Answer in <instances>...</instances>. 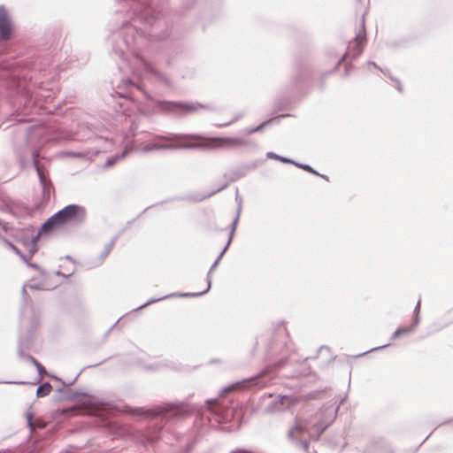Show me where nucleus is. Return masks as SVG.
Instances as JSON below:
<instances>
[{"instance_id": "f257e3e1", "label": "nucleus", "mask_w": 453, "mask_h": 453, "mask_svg": "<svg viewBox=\"0 0 453 453\" xmlns=\"http://www.w3.org/2000/svg\"><path fill=\"white\" fill-rule=\"evenodd\" d=\"M164 23L162 9L156 0H115L114 27L110 41L113 56L123 61L133 58L136 65L134 73L168 85L166 74L143 56L150 42L168 38L167 30L162 34L157 32Z\"/></svg>"}, {"instance_id": "f03ea898", "label": "nucleus", "mask_w": 453, "mask_h": 453, "mask_svg": "<svg viewBox=\"0 0 453 453\" xmlns=\"http://www.w3.org/2000/svg\"><path fill=\"white\" fill-rule=\"evenodd\" d=\"M327 425L328 424L325 422L315 423L309 429L305 420L296 419L288 431V436L290 439L299 441L303 449L307 452L309 449V441L311 440H318Z\"/></svg>"}, {"instance_id": "7ed1b4c3", "label": "nucleus", "mask_w": 453, "mask_h": 453, "mask_svg": "<svg viewBox=\"0 0 453 453\" xmlns=\"http://www.w3.org/2000/svg\"><path fill=\"white\" fill-rule=\"evenodd\" d=\"M135 91H139L147 96V93L143 90V88L140 84L133 81L130 78L125 77L120 81L117 88H114V94L111 95L112 97L117 96L119 98L125 100V102L119 103V109L116 110L117 111L125 112L127 110L126 103L127 100L134 99Z\"/></svg>"}, {"instance_id": "20e7f679", "label": "nucleus", "mask_w": 453, "mask_h": 453, "mask_svg": "<svg viewBox=\"0 0 453 453\" xmlns=\"http://www.w3.org/2000/svg\"><path fill=\"white\" fill-rule=\"evenodd\" d=\"M53 215L60 226L70 222L80 225L86 220L87 211L81 205L72 203L65 206Z\"/></svg>"}, {"instance_id": "39448f33", "label": "nucleus", "mask_w": 453, "mask_h": 453, "mask_svg": "<svg viewBox=\"0 0 453 453\" xmlns=\"http://www.w3.org/2000/svg\"><path fill=\"white\" fill-rule=\"evenodd\" d=\"M170 411V403L164 407H157L155 409H145L143 407H131L125 406L123 411L133 416H139L144 418H163Z\"/></svg>"}, {"instance_id": "423d86ee", "label": "nucleus", "mask_w": 453, "mask_h": 453, "mask_svg": "<svg viewBox=\"0 0 453 453\" xmlns=\"http://www.w3.org/2000/svg\"><path fill=\"white\" fill-rule=\"evenodd\" d=\"M170 149V137L161 134H150L148 142L140 149L143 153L167 150Z\"/></svg>"}, {"instance_id": "0eeeda50", "label": "nucleus", "mask_w": 453, "mask_h": 453, "mask_svg": "<svg viewBox=\"0 0 453 453\" xmlns=\"http://www.w3.org/2000/svg\"><path fill=\"white\" fill-rule=\"evenodd\" d=\"M38 157H39V152L37 150H33L32 161H33V165L35 168V171L37 173L39 181H40V184L42 187V197L45 201H48L50 198V195L53 190V185H52L51 180L44 175L41 167L39 166Z\"/></svg>"}, {"instance_id": "6e6552de", "label": "nucleus", "mask_w": 453, "mask_h": 453, "mask_svg": "<svg viewBox=\"0 0 453 453\" xmlns=\"http://www.w3.org/2000/svg\"><path fill=\"white\" fill-rule=\"evenodd\" d=\"M38 326V323L35 319L31 320V329L26 334V335H19L18 341V356H23V352L30 349L33 343V334Z\"/></svg>"}, {"instance_id": "1a4fd4ad", "label": "nucleus", "mask_w": 453, "mask_h": 453, "mask_svg": "<svg viewBox=\"0 0 453 453\" xmlns=\"http://www.w3.org/2000/svg\"><path fill=\"white\" fill-rule=\"evenodd\" d=\"M12 35V21L4 5H0V41L11 39Z\"/></svg>"}, {"instance_id": "9d476101", "label": "nucleus", "mask_w": 453, "mask_h": 453, "mask_svg": "<svg viewBox=\"0 0 453 453\" xmlns=\"http://www.w3.org/2000/svg\"><path fill=\"white\" fill-rule=\"evenodd\" d=\"M365 42V36L363 33H359L356 38L349 43L348 50L343 56V58H355L359 56L363 50Z\"/></svg>"}, {"instance_id": "9b49d317", "label": "nucleus", "mask_w": 453, "mask_h": 453, "mask_svg": "<svg viewBox=\"0 0 453 453\" xmlns=\"http://www.w3.org/2000/svg\"><path fill=\"white\" fill-rule=\"evenodd\" d=\"M191 139L199 140V145L209 149H224L223 148V137H208L202 138L194 136Z\"/></svg>"}, {"instance_id": "f8f14e48", "label": "nucleus", "mask_w": 453, "mask_h": 453, "mask_svg": "<svg viewBox=\"0 0 453 453\" xmlns=\"http://www.w3.org/2000/svg\"><path fill=\"white\" fill-rule=\"evenodd\" d=\"M58 391L60 393V398L66 401H73L80 396H87V394L81 390L59 388Z\"/></svg>"}, {"instance_id": "ddd939ff", "label": "nucleus", "mask_w": 453, "mask_h": 453, "mask_svg": "<svg viewBox=\"0 0 453 453\" xmlns=\"http://www.w3.org/2000/svg\"><path fill=\"white\" fill-rule=\"evenodd\" d=\"M247 144V141L239 137H223V148L233 149Z\"/></svg>"}, {"instance_id": "4468645a", "label": "nucleus", "mask_w": 453, "mask_h": 453, "mask_svg": "<svg viewBox=\"0 0 453 453\" xmlns=\"http://www.w3.org/2000/svg\"><path fill=\"white\" fill-rule=\"evenodd\" d=\"M119 234H118L116 235H114L111 240L110 241V242H108L107 244H105V246L104 247V250L102 251V253L100 254L99 256V258H98V265H102L104 260L108 257V255L110 254V252L111 251L112 248L114 247L117 240L119 239Z\"/></svg>"}, {"instance_id": "2eb2a0df", "label": "nucleus", "mask_w": 453, "mask_h": 453, "mask_svg": "<svg viewBox=\"0 0 453 453\" xmlns=\"http://www.w3.org/2000/svg\"><path fill=\"white\" fill-rule=\"evenodd\" d=\"M155 112L165 113L170 111V101L154 100L150 105Z\"/></svg>"}, {"instance_id": "dca6fc26", "label": "nucleus", "mask_w": 453, "mask_h": 453, "mask_svg": "<svg viewBox=\"0 0 453 453\" xmlns=\"http://www.w3.org/2000/svg\"><path fill=\"white\" fill-rule=\"evenodd\" d=\"M130 150L126 147L124 150L120 153H116L111 157H109L104 164V167H111L113 166L118 161L123 159L126 157V156L129 153Z\"/></svg>"}, {"instance_id": "f3484780", "label": "nucleus", "mask_w": 453, "mask_h": 453, "mask_svg": "<svg viewBox=\"0 0 453 453\" xmlns=\"http://www.w3.org/2000/svg\"><path fill=\"white\" fill-rule=\"evenodd\" d=\"M59 226L60 225H58L57 219H55L54 215H52L45 222H43L42 224V226H40L39 229L43 234H48V233H50L51 231H53L57 226Z\"/></svg>"}, {"instance_id": "a211bd4d", "label": "nucleus", "mask_w": 453, "mask_h": 453, "mask_svg": "<svg viewBox=\"0 0 453 453\" xmlns=\"http://www.w3.org/2000/svg\"><path fill=\"white\" fill-rule=\"evenodd\" d=\"M168 366L166 360H157L154 361L145 366L146 370L151 371V372H159L164 369H166Z\"/></svg>"}, {"instance_id": "6ab92c4d", "label": "nucleus", "mask_w": 453, "mask_h": 453, "mask_svg": "<svg viewBox=\"0 0 453 453\" xmlns=\"http://www.w3.org/2000/svg\"><path fill=\"white\" fill-rule=\"evenodd\" d=\"M51 390H52V387H51L50 383L43 382L37 388L36 396L37 397L46 396L50 393Z\"/></svg>"}, {"instance_id": "aec40b11", "label": "nucleus", "mask_w": 453, "mask_h": 453, "mask_svg": "<svg viewBox=\"0 0 453 453\" xmlns=\"http://www.w3.org/2000/svg\"><path fill=\"white\" fill-rule=\"evenodd\" d=\"M184 109L186 111L192 112L196 111L199 109L203 108L202 105H188V104H173L172 103V111L175 109Z\"/></svg>"}, {"instance_id": "412c9836", "label": "nucleus", "mask_w": 453, "mask_h": 453, "mask_svg": "<svg viewBox=\"0 0 453 453\" xmlns=\"http://www.w3.org/2000/svg\"><path fill=\"white\" fill-rule=\"evenodd\" d=\"M172 149L173 148H188L191 147L192 144L188 142V138H185L183 142H180L179 138L177 136L172 135V143H171Z\"/></svg>"}, {"instance_id": "4be33fe9", "label": "nucleus", "mask_w": 453, "mask_h": 453, "mask_svg": "<svg viewBox=\"0 0 453 453\" xmlns=\"http://www.w3.org/2000/svg\"><path fill=\"white\" fill-rule=\"evenodd\" d=\"M168 298H170V295H165V296H160V297L151 298L149 301H147L145 303L142 304L141 306L133 309V311H137L142 310V309L148 307L150 304H153V303H157L158 301L165 300V299H168Z\"/></svg>"}, {"instance_id": "5701e85b", "label": "nucleus", "mask_w": 453, "mask_h": 453, "mask_svg": "<svg viewBox=\"0 0 453 453\" xmlns=\"http://www.w3.org/2000/svg\"><path fill=\"white\" fill-rule=\"evenodd\" d=\"M23 244L25 245L27 252H28V257H33L37 251H38V246L37 244L31 243L25 240V238L22 240Z\"/></svg>"}, {"instance_id": "b1692460", "label": "nucleus", "mask_w": 453, "mask_h": 453, "mask_svg": "<svg viewBox=\"0 0 453 453\" xmlns=\"http://www.w3.org/2000/svg\"><path fill=\"white\" fill-rule=\"evenodd\" d=\"M103 362H100V363H97V364H95V365H88V367H96L97 365H99L100 364H102ZM86 367H84L81 371H80L78 372V374L74 377L73 380H72L71 381H69L68 383H65V381H63L60 378L57 377V376H53V378L58 381H60L64 386H72L75 383V381L77 380L78 377L81 374L82 371L84 369H86Z\"/></svg>"}, {"instance_id": "393cba45", "label": "nucleus", "mask_w": 453, "mask_h": 453, "mask_svg": "<svg viewBox=\"0 0 453 453\" xmlns=\"http://www.w3.org/2000/svg\"><path fill=\"white\" fill-rule=\"evenodd\" d=\"M24 95L22 96V99H24L25 107H28L29 105L34 104V95L27 89H24Z\"/></svg>"}, {"instance_id": "a878e982", "label": "nucleus", "mask_w": 453, "mask_h": 453, "mask_svg": "<svg viewBox=\"0 0 453 453\" xmlns=\"http://www.w3.org/2000/svg\"><path fill=\"white\" fill-rule=\"evenodd\" d=\"M241 118V115L235 111L232 112L229 119L222 123L219 124V127H226L236 122Z\"/></svg>"}, {"instance_id": "bb28decb", "label": "nucleus", "mask_w": 453, "mask_h": 453, "mask_svg": "<svg viewBox=\"0 0 453 453\" xmlns=\"http://www.w3.org/2000/svg\"><path fill=\"white\" fill-rule=\"evenodd\" d=\"M4 242L20 257L23 262H27V255L23 254L13 243L8 240H5Z\"/></svg>"}, {"instance_id": "cd10ccee", "label": "nucleus", "mask_w": 453, "mask_h": 453, "mask_svg": "<svg viewBox=\"0 0 453 453\" xmlns=\"http://www.w3.org/2000/svg\"><path fill=\"white\" fill-rule=\"evenodd\" d=\"M35 368H36L40 377H42L44 374H47V371H46V369L44 368V366L42 364L36 363L35 364ZM40 379L41 378H39L36 381L33 382L32 384L33 385L37 384L40 381Z\"/></svg>"}, {"instance_id": "c85d7f7f", "label": "nucleus", "mask_w": 453, "mask_h": 453, "mask_svg": "<svg viewBox=\"0 0 453 453\" xmlns=\"http://www.w3.org/2000/svg\"><path fill=\"white\" fill-rule=\"evenodd\" d=\"M66 154L73 157L87 158V157H88L89 153L88 152L68 151V152H66Z\"/></svg>"}, {"instance_id": "c756f323", "label": "nucleus", "mask_w": 453, "mask_h": 453, "mask_svg": "<svg viewBox=\"0 0 453 453\" xmlns=\"http://www.w3.org/2000/svg\"><path fill=\"white\" fill-rule=\"evenodd\" d=\"M19 357L32 363L35 366L36 363H39L33 356L27 354L26 352H23V356H19Z\"/></svg>"}, {"instance_id": "7c9ffc66", "label": "nucleus", "mask_w": 453, "mask_h": 453, "mask_svg": "<svg viewBox=\"0 0 453 453\" xmlns=\"http://www.w3.org/2000/svg\"><path fill=\"white\" fill-rule=\"evenodd\" d=\"M19 357L32 363L35 366L36 363H39L33 356L27 354L26 352H23V356H19Z\"/></svg>"}, {"instance_id": "2f4dec72", "label": "nucleus", "mask_w": 453, "mask_h": 453, "mask_svg": "<svg viewBox=\"0 0 453 453\" xmlns=\"http://www.w3.org/2000/svg\"><path fill=\"white\" fill-rule=\"evenodd\" d=\"M19 357L32 363L35 366L36 363H39L33 356L27 354L26 352H23V356H19Z\"/></svg>"}, {"instance_id": "473e14b6", "label": "nucleus", "mask_w": 453, "mask_h": 453, "mask_svg": "<svg viewBox=\"0 0 453 453\" xmlns=\"http://www.w3.org/2000/svg\"><path fill=\"white\" fill-rule=\"evenodd\" d=\"M251 380H243L242 382L236 383L235 385L232 386V388H234V389H244V388H246L250 385Z\"/></svg>"}, {"instance_id": "72a5a7b5", "label": "nucleus", "mask_w": 453, "mask_h": 453, "mask_svg": "<svg viewBox=\"0 0 453 453\" xmlns=\"http://www.w3.org/2000/svg\"><path fill=\"white\" fill-rule=\"evenodd\" d=\"M42 234H43L42 232H41V230L39 229L38 232L35 234H33L31 236V238H27V239H25L26 241L31 242V243H34V244H37Z\"/></svg>"}, {"instance_id": "f704fd0d", "label": "nucleus", "mask_w": 453, "mask_h": 453, "mask_svg": "<svg viewBox=\"0 0 453 453\" xmlns=\"http://www.w3.org/2000/svg\"><path fill=\"white\" fill-rule=\"evenodd\" d=\"M27 287L33 290H42L44 289L42 283L28 284Z\"/></svg>"}, {"instance_id": "c9c22d12", "label": "nucleus", "mask_w": 453, "mask_h": 453, "mask_svg": "<svg viewBox=\"0 0 453 453\" xmlns=\"http://www.w3.org/2000/svg\"><path fill=\"white\" fill-rule=\"evenodd\" d=\"M137 129H138V124H136L135 122H132V124L130 125V127H129L130 134L132 135H136Z\"/></svg>"}, {"instance_id": "e433bc0d", "label": "nucleus", "mask_w": 453, "mask_h": 453, "mask_svg": "<svg viewBox=\"0 0 453 453\" xmlns=\"http://www.w3.org/2000/svg\"><path fill=\"white\" fill-rule=\"evenodd\" d=\"M266 123H263L256 128L248 129L245 131L246 134H251L255 132L260 131Z\"/></svg>"}, {"instance_id": "4c0bfd02", "label": "nucleus", "mask_w": 453, "mask_h": 453, "mask_svg": "<svg viewBox=\"0 0 453 453\" xmlns=\"http://www.w3.org/2000/svg\"><path fill=\"white\" fill-rule=\"evenodd\" d=\"M299 166H300L302 169H303V170H305V171H307V172H309V173H313V174L319 175V173H318L315 170H313V169H312L310 165H300Z\"/></svg>"}, {"instance_id": "58836bf2", "label": "nucleus", "mask_w": 453, "mask_h": 453, "mask_svg": "<svg viewBox=\"0 0 453 453\" xmlns=\"http://www.w3.org/2000/svg\"><path fill=\"white\" fill-rule=\"evenodd\" d=\"M409 332V330L407 328H403V329H397L395 333H394V337H398L402 334H407Z\"/></svg>"}, {"instance_id": "ea45409f", "label": "nucleus", "mask_w": 453, "mask_h": 453, "mask_svg": "<svg viewBox=\"0 0 453 453\" xmlns=\"http://www.w3.org/2000/svg\"><path fill=\"white\" fill-rule=\"evenodd\" d=\"M27 287V285L23 286L22 290H21L24 303H26L27 302V298H28V295L26 290Z\"/></svg>"}, {"instance_id": "a19ab883", "label": "nucleus", "mask_w": 453, "mask_h": 453, "mask_svg": "<svg viewBox=\"0 0 453 453\" xmlns=\"http://www.w3.org/2000/svg\"><path fill=\"white\" fill-rule=\"evenodd\" d=\"M210 288V285H208L207 288L200 293H192V294H183L182 296H199V295H202L203 293H205Z\"/></svg>"}, {"instance_id": "79ce46f5", "label": "nucleus", "mask_w": 453, "mask_h": 453, "mask_svg": "<svg viewBox=\"0 0 453 453\" xmlns=\"http://www.w3.org/2000/svg\"><path fill=\"white\" fill-rule=\"evenodd\" d=\"M32 418H33L32 413H27V425H28V426H29L31 429L33 428Z\"/></svg>"}, {"instance_id": "37998d69", "label": "nucleus", "mask_w": 453, "mask_h": 453, "mask_svg": "<svg viewBox=\"0 0 453 453\" xmlns=\"http://www.w3.org/2000/svg\"><path fill=\"white\" fill-rule=\"evenodd\" d=\"M29 258L30 257H27V262H24V263L27 264L29 267H32L35 269H40L38 265L29 262Z\"/></svg>"}, {"instance_id": "c03bdc74", "label": "nucleus", "mask_w": 453, "mask_h": 453, "mask_svg": "<svg viewBox=\"0 0 453 453\" xmlns=\"http://www.w3.org/2000/svg\"><path fill=\"white\" fill-rule=\"evenodd\" d=\"M0 383H6V384H18V385H24L27 384L25 381H0Z\"/></svg>"}, {"instance_id": "a18cd8bd", "label": "nucleus", "mask_w": 453, "mask_h": 453, "mask_svg": "<svg viewBox=\"0 0 453 453\" xmlns=\"http://www.w3.org/2000/svg\"><path fill=\"white\" fill-rule=\"evenodd\" d=\"M158 438H159V435L155 434V435H151V436H150V437L148 438V441L152 442V441H157Z\"/></svg>"}, {"instance_id": "49530a36", "label": "nucleus", "mask_w": 453, "mask_h": 453, "mask_svg": "<svg viewBox=\"0 0 453 453\" xmlns=\"http://www.w3.org/2000/svg\"><path fill=\"white\" fill-rule=\"evenodd\" d=\"M171 411H172V415H173V414H177V413H179V412H180V411H178L177 407H176V406H174V405H173V404H172Z\"/></svg>"}, {"instance_id": "de8ad7c7", "label": "nucleus", "mask_w": 453, "mask_h": 453, "mask_svg": "<svg viewBox=\"0 0 453 453\" xmlns=\"http://www.w3.org/2000/svg\"><path fill=\"white\" fill-rule=\"evenodd\" d=\"M65 259L69 260V261H72V262H74L73 257L69 255L65 256Z\"/></svg>"}, {"instance_id": "09e8293b", "label": "nucleus", "mask_w": 453, "mask_h": 453, "mask_svg": "<svg viewBox=\"0 0 453 453\" xmlns=\"http://www.w3.org/2000/svg\"><path fill=\"white\" fill-rule=\"evenodd\" d=\"M119 319H118V320H117L113 325H112V326L110 328V330H109V331H111L114 326H116V325L119 323Z\"/></svg>"}, {"instance_id": "8fccbe9b", "label": "nucleus", "mask_w": 453, "mask_h": 453, "mask_svg": "<svg viewBox=\"0 0 453 453\" xmlns=\"http://www.w3.org/2000/svg\"><path fill=\"white\" fill-rule=\"evenodd\" d=\"M114 449H111L110 450L105 451L104 453H113Z\"/></svg>"}, {"instance_id": "3c124183", "label": "nucleus", "mask_w": 453, "mask_h": 453, "mask_svg": "<svg viewBox=\"0 0 453 453\" xmlns=\"http://www.w3.org/2000/svg\"><path fill=\"white\" fill-rule=\"evenodd\" d=\"M149 208H150V207L145 208V209H144V211H143L142 212H145L146 211H148V210H149Z\"/></svg>"}]
</instances>
